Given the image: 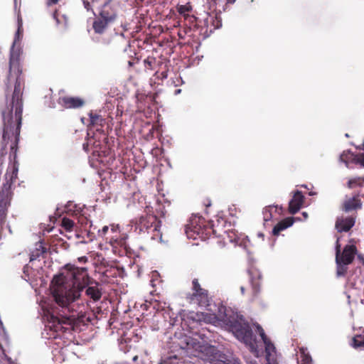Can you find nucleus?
I'll list each match as a JSON object with an SVG mask.
<instances>
[{
	"label": "nucleus",
	"instance_id": "obj_1",
	"mask_svg": "<svg viewBox=\"0 0 364 364\" xmlns=\"http://www.w3.org/2000/svg\"><path fill=\"white\" fill-rule=\"evenodd\" d=\"M51 291L55 302L65 309L62 319L52 316L53 322L65 323L70 317L75 316V302L80 299L81 291L85 289V295L93 302L98 301L102 296V285L87 273L85 267L66 264L64 271L53 277Z\"/></svg>",
	"mask_w": 364,
	"mask_h": 364
},
{
	"label": "nucleus",
	"instance_id": "obj_2",
	"mask_svg": "<svg viewBox=\"0 0 364 364\" xmlns=\"http://www.w3.org/2000/svg\"><path fill=\"white\" fill-rule=\"evenodd\" d=\"M161 221L153 214L141 215L136 221L135 230L139 234L150 235L153 240L162 241V233L161 232Z\"/></svg>",
	"mask_w": 364,
	"mask_h": 364
},
{
	"label": "nucleus",
	"instance_id": "obj_3",
	"mask_svg": "<svg viewBox=\"0 0 364 364\" xmlns=\"http://www.w3.org/2000/svg\"><path fill=\"white\" fill-rule=\"evenodd\" d=\"M186 299L191 304L207 307L210 304L208 291L201 287L198 279L192 281V293L187 294Z\"/></svg>",
	"mask_w": 364,
	"mask_h": 364
},
{
	"label": "nucleus",
	"instance_id": "obj_4",
	"mask_svg": "<svg viewBox=\"0 0 364 364\" xmlns=\"http://www.w3.org/2000/svg\"><path fill=\"white\" fill-rule=\"evenodd\" d=\"M227 325L232 333L239 339L248 344L253 341V333L250 325L246 322L240 321L237 319H227Z\"/></svg>",
	"mask_w": 364,
	"mask_h": 364
},
{
	"label": "nucleus",
	"instance_id": "obj_5",
	"mask_svg": "<svg viewBox=\"0 0 364 364\" xmlns=\"http://www.w3.org/2000/svg\"><path fill=\"white\" fill-rule=\"evenodd\" d=\"M340 238L338 237L336 242V260L340 261L344 264H351L357 252V248L354 245H346L343 252H341Z\"/></svg>",
	"mask_w": 364,
	"mask_h": 364
},
{
	"label": "nucleus",
	"instance_id": "obj_6",
	"mask_svg": "<svg viewBox=\"0 0 364 364\" xmlns=\"http://www.w3.org/2000/svg\"><path fill=\"white\" fill-rule=\"evenodd\" d=\"M205 223V221L203 218H198L192 219L190 223L186 227L187 237L194 240L197 239V235L200 233V229Z\"/></svg>",
	"mask_w": 364,
	"mask_h": 364
},
{
	"label": "nucleus",
	"instance_id": "obj_7",
	"mask_svg": "<svg viewBox=\"0 0 364 364\" xmlns=\"http://www.w3.org/2000/svg\"><path fill=\"white\" fill-rule=\"evenodd\" d=\"M58 104L65 109H76L84 105V101L80 97L65 96L58 99Z\"/></svg>",
	"mask_w": 364,
	"mask_h": 364
},
{
	"label": "nucleus",
	"instance_id": "obj_8",
	"mask_svg": "<svg viewBox=\"0 0 364 364\" xmlns=\"http://www.w3.org/2000/svg\"><path fill=\"white\" fill-rule=\"evenodd\" d=\"M355 217L349 216L346 218H339L336 222V228L338 232H348L355 225Z\"/></svg>",
	"mask_w": 364,
	"mask_h": 364
},
{
	"label": "nucleus",
	"instance_id": "obj_9",
	"mask_svg": "<svg viewBox=\"0 0 364 364\" xmlns=\"http://www.w3.org/2000/svg\"><path fill=\"white\" fill-rule=\"evenodd\" d=\"M304 197L302 193L296 191L289 203V212L294 215L296 213L302 206Z\"/></svg>",
	"mask_w": 364,
	"mask_h": 364
},
{
	"label": "nucleus",
	"instance_id": "obj_10",
	"mask_svg": "<svg viewBox=\"0 0 364 364\" xmlns=\"http://www.w3.org/2000/svg\"><path fill=\"white\" fill-rule=\"evenodd\" d=\"M248 272L250 277L253 293L255 295H257L260 291L262 274L257 269L254 267L250 269Z\"/></svg>",
	"mask_w": 364,
	"mask_h": 364
},
{
	"label": "nucleus",
	"instance_id": "obj_11",
	"mask_svg": "<svg viewBox=\"0 0 364 364\" xmlns=\"http://www.w3.org/2000/svg\"><path fill=\"white\" fill-rule=\"evenodd\" d=\"M98 16L102 19L105 18L107 21L114 23L117 18V11L109 2H106L102 6Z\"/></svg>",
	"mask_w": 364,
	"mask_h": 364
},
{
	"label": "nucleus",
	"instance_id": "obj_12",
	"mask_svg": "<svg viewBox=\"0 0 364 364\" xmlns=\"http://www.w3.org/2000/svg\"><path fill=\"white\" fill-rule=\"evenodd\" d=\"M89 116L90 119L89 129L91 130L92 129H95L97 132L102 133L105 139V134H104V131L102 130V127L106 123L105 119L102 118L101 115L94 113H90Z\"/></svg>",
	"mask_w": 364,
	"mask_h": 364
},
{
	"label": "nucleus",
	"instance_id": "obj_13",
	"mask_svg": "<svg viewBox=\"0 0 364 364\" xmlns=\"http://www.w3.org/2000/svg\"><path fill=\"white\" fill-rule=\"evenodd\" d=\"M294 222V219L292 217L286 218L282 220L274 227L272 230V235L274 236L279 235L281 231H283L291 226Z\"/></svg>",
	"mask_w": 364,
	"mask_h": 364
},
{
	"label": "nucleus",
	"instance_id": "obj_14",
	"mask_svg": "<svg viewBox=\"0 0 364 364\" xmlns=\"http://www.w3.org/2000/svg\"><path fill=\"white\" fill-rule=\"evenodd\" d=\"M112 23L111 21H107L105 18H101V17L97 16L92 24V28L96 33L102 34L107 28Z\"/></svg>",
	"mask_w": 364,
	"mask_h": 364
},
{
	"label": "nucleus",
	"instance_id": "obj_15",
	"mask_svg": "<svg viewBox=\"0 0 364 364\" xmlns=\"http://www.w3.org/2000/svg\"><path fill=\"white\" fill-rule=\"evenodd\" d=\"M362 203L358 198V196H354L346 200L343 205V210L345 212H349L353 210L361 208Z\"/></svg>",
	"mask_w": 364,
	"mask_h": 364
},
{
	"label": "nucleus",
	"instance_id": "obj_16",
	"mask_svg": "<svg viewBox=\"0 0 364 364\" xmlns=\"http://www.w3.org/2000/svg\"><path fill=\"white\" fill-rule=\"evenodd\" d=\"M265 345L266 360L268 364H275L276 360L274 358L275 347L270 340L264 343Z\"/></svg>",
	"mask_w": 364,
	"mask_h": 364
},
{
	"label": "nucleus",
	"instance_id": "obj_17",
	"mask_svg": "<svg viewBox=\"0 0 364 364\" xmlns=\"http://www.w3.org/2000/svg\"><path fill=\"white\" fill-rule=\"evenodd\" d=\"M350 346L356 350L364 349V331L360 334H356L352 337Z\"/></svg>",
	"mask_w": 364,
	"mask_h": 364
},
{
	"label": "nucleus",
	"instance_id": "obj_18",
	"mask_svg": "<svg viewBox=\"0 0 364 364\" xmlns=\"http://www.w3.org/2000/svg\"><path fill=\"white\" fill-rule=\"evenodd\" d=\"M211 234H215V231L212 228V227L205 223L200 229V233L198 234L197 238L198 237L203 240H205L208 239L211 235Z\"/></svg>",
	"mask_w": 364,
	"mask_h": 364
},
{
	"label": "nucleus",
	"instance_id": "obj_19",
	"mask_svg": "<svg viewBox=\"0 0 364 364\" xmlns=\"http://www.w3.org/2000/svg\"><path fill=\"white\" fill-rule=\"evenodd\" d=\"M156 64V59L154 56H148L144 60V66L146 72L154 70Z\"/></svg>",
	"mask_w": 364,
	"mask_h": 364
},
{
	"label": "nucleus",
	"instance_id": "obj_20",
	"mask_svg": "<svg viewBox=\"0 0 364 364\" xmlns=\"http://www.w3.org/2000/svg\"><path fill=\"white\" fill-rule=\"evenodd\" d=\"M177 11L182 15L185 19H187L190 16L188 14L193 9L192 6L190 3H188L185 5H178L177 6Z\"/></svg>",
	"mask_w": 364,
	"mask_h": 364
},
{
	"label": "nucleus",
	"instance_id": "obj_21",
	"mask_svg": "<svg viewBox=\"0 0 364 364\" xmlns=\"http://www.w3.org/2000/svg\"><path fill=\"white\" fill-rule=\"evenodd\" d=\"M299 351L301 354V364H313L312 358L306 352V349L301 348Z\"/></svg>",
	"mask_w": 364,
	"mask_h": 364
},
{
	"label": "nucleus",
	"instance_id": "obj_22",
	"mask_svg": "<svg viewBox=\"0 0 364 364\" xmlns=\"http://www.w3.org/2000/svg\"><path fill=\"white\" fill-rule=\"evenodd\" d=\"M336 274L338 277H343L346 275L348 264H344L340 261L336 260Z\"/></svg>",
	"mask_w": 364,
	"mask_h": 364
},
{
	"label": "nucleus",
	"instance_id": "obj_23",
	"mask_svg": "<svg viewBox=\"0 0 364 364\" xmlns=\"http://www.w3.org/2000/svg\"><path fill=\"white\" fill-rule=\"evenodd\" d=\"M363 181L364 178L360 177L350 178L348 182V188H353L358 186H361Z\"/></svg>",
	"mask_w": 364,
	"mask_h": 364
},
{
	"label": "nucleus",
	"instance_id": "obj_24",
	"mask_svg": "<svg viewBox=\"0 0 364 364\" xmlns=\"http://www.w3.org/2000/svg\"><path fill=\"white\" fill-rule=\"evenodd\" d=\"M62 226L68 231L72 230L74 226V222L70 218H63L62 220Z\"/></svg>",
	"mask_w": 364,
	"mask_h": 364
},
{
	"label": "nucleus",
	"instance_id": "obj_25",
	"mask_svg": "<svg viewBox=\"0 0 364 364\" xmlns=\"http://www.w3.org/2000/svg\"><path fill=\"white\" fill-rule=\"evenodd\" d=\"M346 167L351 168L350 164H354L357 168H364V161H343Z\"/></svg>",
	"mask_w": 364,
	"mask_h": 364
},
{
	"label": "nucleus",
	"instance_id": "obj_26",
	"mask_svg": "<svg viewBox=\"0 0 364 364\" xmlns=\"http://www.w3.org/2000/svg\"><path fill=\"white\" fill-rule=\"evenodd\" d=\"M271 207H266L263 210V215H264V221H268L272 218V213H271Z\"/></svg>",
	"mask_w": 364,
	"mask_h": 364
},
{
	"label": "nucleus",
	"instance_id": "obj_27",
	"mask_svg": "<svg viewBox=\"0 0 364 364\" xmlns=\"http://www.w3.org/2000/svg\"><path fill=\"white\" fill-rule=\"evenodd\" d=\"M257 328L258 333H259V336H261L263 342L266 343L267 341H268V340H269V339L266 336V334L264 331V329L259 325H257Z\"/></svg>",
	"mask_w": 364,
	"mask_h": 364
},
{
	"label": "nucleus",
	"instance_id": "obj_28",
	"mask_svg": "<svg viewBox=\"0 0 364 364\" xmlns=\"http://www.w3.org/2000/svg\"><path fill=\"white\" fill-rule=\"evenodd\" d=\"M257 328L258 333H259V336H261L263 342L266 343L267 341H268V340H269V339L266 336V334L264 331V329L259 325H257Z\"/></svg>",
	"mask_w": 364,
	"mask_h": 364
},
{
	"label": "nucleus",
	"instance_id": "obj_29",
	"mask_svg": "<svg viewBox=\"0 0 364 364\" xmlns=\"http://www.w3.org/2000/svg\"><path fill=\"white\" fill-rule=\"evenodd\" d=\"M257 328L258 333H259V336H261L263 342L266 343L267 341H268V340H269V339L266 336V334L264 331V329L259 325H257Z\"/></svg>",
	"mask_w": 364,
	"mask_h": 364
},
{
	"label": "nucleus",
	"instance_id": "obj_30",
	"mask_svg": "<svg viewBox=\"0 0 364 364\" xmlns=\"http://www.w3.org/2000/svg\"><path fill=\"white\" fill-rule=\"evenodd\" d=\"M257 328L258 333H259V336H261L263 342L266 343L267 341H268V340H269V339L266 336V334L264 331V329L259 325H257Z\"/></svg>",
	"mask_w": 364,
	"mask_h": 364
},
{
	"label": "nucleus",
	"instance_id": "obj_31",
	"mask_svg": "<svg viewBox=\"0 0 364 364\" xmlns=\"http://www.w3.org/2000/svg\"><path fill=\"white\" fill-rule=\"evenodd\" d=\"M340 159L343 160V159H356L354 157L353 154H351L349 151H343V153L341 155Z\"/></svg>",
	"mask_w": 364,
	"mask_h": 364
},
{
	"label": "nucleus",
	"instance_id": "obj_32",
	"mask_svg": "<svg viewBox=\"0 0 364 364\" xmlns=\"http://www.w3.org/2000/svg\"><path fill=\"white\" fill-rule=\"evenodd\" d=\"M108 230H109V227L105 225V226H104V227L102 228V230H100L98 231V232H99V235H100V236L103 237V236H105V235L107 234V232H108Z\"/></svg>",
	"mask_w": 364,
	"mask_h": 364
},
{
	"label": "nucleus",
	"instance_id": "obj_33",
	"mask_svg": "<svg viewBox=\"0 0 364 364\" xmlns=\"http://www.w3.org/2000/svg\"><path fill=\"white\" fill-rule=\"evenodd\" d=\"M82 3L87 11L92 10L90 3L87 0H83Z\"/></svg>",
	"mask_w": 364,
	"mask_h": 364
},
{
	"label": "nucleus",
	"instance_id": "obj_34",
	"mask_svg": "<svg viewBox=\"0 0 364 364\" xmlns=\"http://www.w3.org/2000/svg\"><path fill=\"white\" fill-rule=\"evenodd\" d=\"M168 77V74L166 71L161 72L159 76H157L158 78L161 80L166 79Z\"/></svg>",
	"mask_w": 364,
	"mask_h": 364
},
{
	"label": "nucleus",
	"instance_id": "obj_35",
	"mask_svg": "<svg viewBox=\"0 0 364 364\" xmlns=\"http://www.w3.org/2000/svg\"><path fill=\"white\" fill-rule=\"evenodd\" d=\"M53 18L56 20L57 23H58V24L61 23V21H60V20L58 18V11H55L53 13Z\"/></svg>",
	"mask_w": 364,
	"mask_h": 364
},
{
	"label": "nucleus",
	"instance_id": "obj_36",
	"mask_svg": "<svg viewBox=\"0 0 364 364\" xmlns=\"http://www.w3.org/2000/svg\"><path fill=\"white\" fill-rule=\"evenodd\" d=\"M58 1H59V0H48L47 2V4L48 6H51L53 4H56Z\"/></svg>",
	"mask_w": 364,
	"mask_h": 364
},
{
	"label": "nucleus",
	"instance_id": "obj_37",
	"mask_svg": "<svg viewBox=\"0 0 364 364\" xmlns=\"http://www.w3.org/2000/svg\"><path fill=\"white\" fill-rule=\"evenodd\" d=\"M88 146H89V142L86 143V144H83V149L85 151H88Z\"/></svg>",
	"mask_w": 364,
	"mask_h": 364
},
{
	"label": "nucleus",
	"instance_id": "obj_38",
	"mask_svg": "<svg viewBox=\"0 0 364 364\" xmlns=\"http://www.w3.org/2000/svg\"><path fill=\"white\" fill-rule=\"evenodd\" d=\"M357 148L360 150H364V140H363V142L361 144H360L359 146H358Z\"/></svg>",
	"mask_w": 364,
	"mask_h": 364
},
{
	"label": "nucleus",
	"instance_id": "obj_39",
	"mask_svg": "<svg viewBox=\"0 0 364 364\" xmlns=\"http://www.w3.org/2000/svg\"><path fill=\"white\" fill-rule=\"evenodd\" d=\"M87 260V257H80V258H79V261H80V262H85Z\"/></svg>",
	"mask_w": 364,
	"mask_h": 364
},
{
	"label": "nucleus",
	"instance_id": "obj_40",
	"mask_svg": "<svg viewBox=\"0 0 364 364\" xmlns=\"http://www.w3.org/2000/svg\"><path fill=\"white\" fill-rule=\"evenodd\" d=\"M63 18H64V24L65 26H66L68 24V18L65 16H63Z\"/></svg>",
	"mask_w": 364,
	"mask_h": 364
},
{
	"label": "nucleus",
	"instance_id": "obj_41",
	"mask_svg": "<svg viewBox=\"0 0 364 364\" xmlns=\"http://www.w3.org/2000/svg\"><path fill=\"white\" fill-rule=\"evenodd\" d=\"M91 163H90V166H94V163L95 162H100V161H90ZM100 162H103V161H100Z\"/></svg>",
	"mask_w": 364,
	"mask_h": 364
},
{
	"label": "nucleus",
	"instance_id": "obj_42",
	"mask_svg": "<svg viewBox=\"0 0 364 364\" xmlns=\"http://www.w3.org/2000/svg\"><path fill=\"white\" fill-rule=\"evenodd\" d=\"M240 290H241L242 294H245V287H240Z\"/></svg>",
	"mask_w": 364,
	"mask_h": 364
},
{
	"label": "nucleus",
	"instance_id": "obj_43",
	"mask_svg": "<svg viewBox=\"0 0 364 364\" xmlns=\"http://www.w3.org/2000/svg\"><path fill=\"white\" fill-rule=\"evenodd\" d=\"M248 364H258L256 360H251L248 363Z\"/></svg>",
	"mask_w": 364,
	"mask_h": 364
},
{
	"label": "nucleus",
	"instance_id": "obj_44",
	"mask_svg": "<svg viewBox=\"0 0 364 364\" xmlns=\"http://www.w3.org/2000/svg\"><path fill=\"white\" fill-rule=\"evenodd\" d=\"M258 237H262L263 239L264 237V235L263 233L259 232V233H258Z\"/></svg>",
	"mask_w": 364,
	"mask_h": 364
},
{
	"label": "nucleus",
	"instance_id": "obj_45",
	"mask_svg": "<svg viewBox=\"0 0 364 364\" xmlns=\"http://www.w3.org/2000/svg\"><path fill=\"white\" fill-rule=\"evenodd\" d=\"M99 1H100V0H92V4L93 5H95V3H97Z\"/></svg>",
	"mask_w": 364,
	"mask_h": 364
},
{
	"label": "nucleus",
	"instance_id": "obj_46",
	"mask_svg": "<svg viewBox=\"0 0 364 364\" xmlns=\"http://www.w3.org/2000/svg\"><path fill=\"white\" fill-rule=\"evenodd\" d=\"M137 358H138V356H137V355H136V356H134V357L133 358V360H134V361H136V360H137Z\"/></svg>",
	"mask_w": 364,
	"mask_h": 364
},
{
	"label": "nucleus",
	"instance_id": "obj_47",
	"mask_svg": "<svg viewBox=\"0 0 364 364\" xmlns=\"http://www.w3.org/2000/svg\"><path fill=\"white\" fill-rule=\"evenodd\" d=\"M129 187H130V184H127V185L125 186V188H126V189L129 188Z\"/></svg>",
	"mask_w": 364,
	"mask_h": 364
},
{
	"label": "nucleus",
	"instance_id": "obj_48",
	"mask_svg": "<svg viewBox=\"0 0 364 364\" xmlns=\"http://www.w3.org/2000/svg\"><path fill=\"white\" fill-rule=\"evenodd\" d=\"M129 66H132V65H133V63H132V62H131V61H129Z\"/></svg>",
	"mask_w": 364,
	"mask_h": 364
},
{
	"label": "nucleus",
	"instance_id": "obj_49",
	"mask_svg": "<svg viewBox=\"0 0 364 364\" xmlns=\"http://www.w3.org/2000/svg\"><path fill=\"white\" fill-rule=\"evenodd\" d=\"M210 350H212V351H214L215 349V348H214V347H211V348H210Z\"/></svg>",
	"mask_w": 364,
	"mask_h": 364
},
{
	"label": "nucleus",
	"instance_id": "obj_50",
	"mask_svg": "<svg viewBox=\"0 0 364 364\" xmlns=\"http://www.w3.org/2000/svg\"><path fill=\"white\" fill-rule=\"evenodd\" d=\"M14 168H15V165H16V163L17 162V161H16V160H14Z\"/></svg>",
	"mask_w": 364,
	"mask_h": 364
},
{
	"label": "nucleus",
	"instance_id": "obj_51",
	"mask_svg": "<svg viewBox=\"0 0 364 364\" xmlns=\"http://www.w3.org/2000/svg\"><path fill=\"white\" fill-rule=\"evenodd\" d=\"M111 230H112V232H114V231H115L114 228V227H112V228H111Z\"/></svg>",
	"mask_w": 364,
	"mask_h": 364
},
{
	"label": "nucleus",
	"instance_id": "obj_52",
	"mask_svg": "<svg viewBox=\"0 0 364 364\" xmlns=\"http://www.w3.org/2000/svg\"><path fill=\"white\" fill-rule=\"evenodd\" d=\"M30 259H31V260H33V259H34L33 255H31V256Z\"/></svg>",
	"mask_w": 364,
	"mask_h": 364
},
{
	"label": "nucleus",
	"instance_id": "obj_53",
	"mask_svg": "<svg viewBox=\"0 0 364 364\" xmlns=\"http://www.w3.org/2000/svg\"><path fill=\"white\" fill-rule=\"evenodd\" d=\"M235 364H242L240 362L235 361Z\"/></svg>",
	"mask_w": 364,
	"mask_h": 364
},
{
	"label": "nucleus",
	"instance_id": "obj_54",
	"mask_svg": "<svg viewBox=\"0 0 364 364\" xmlns=\"http://www.w3.org/2000/svg\"><path fill=\"white\" fill-rule=\"evenodd\" d=\"M21 26V25H19V26H18V32H19V31H20Z\"/></svg>",
	"mask_w": 364,
	"mask_h": 364
},
{
	"label": "nucleus",
	"instance_id": "obj_55",
	"mask_svg": "<svg viewBox=\"0 0 364 364\" xmlns=\"http://www.w3.org/2000/svg\"><path fill=\"white\" fill-rule=\"evenodd\" d=\"M109 42H110V40L107 41L106 42V43H109Z\"/></svg>",
	"mask_w": 364,
	"mask_h": 364
},
{
	"label": "nucleus",
	"instance_id": "obj_56",
	"mask_svg": "<svg viewBox=\"0 0 364 364\" xmlns=\"http://www.w3.org/2000/svg\"><path fill=\"white\" fill-rule=\"evenodd\" d=\"M135 194V192H133L132 193H131L130 195H134Z\"/></svg>",
	"mask_w": 364,
	"mask_h": 364
}]
</instances>
